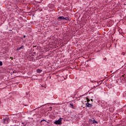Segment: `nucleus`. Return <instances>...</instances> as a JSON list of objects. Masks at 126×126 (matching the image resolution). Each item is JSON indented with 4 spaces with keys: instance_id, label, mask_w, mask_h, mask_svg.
Returning <instances> with one entry per match:
<instances>
[{
    "instance_id": "obj_11",
    "label": "nucleus",
    "mask_w": 126,
    "mask_h": 126,
    "mask_svg": "<svg viewBox=\"0 0 126 126\" xmlns=\"http://www.w3.org/2000/svg\"><path fill=\"white\" fill-rule=\"evenodd\" d=\"M20 50V47H19V48H17V51H19Z\"/></svg>"
},
{
    "instance_id": "obj_3",
    "label": "nucleus",
    "mask_w": 126,
    "mask_h": 126,
    "mask_svg": "<svg viewBox=\"0 0 126 126\" xmlns=\"http://www.w3.org/2000/svg\"><path fill=\"white\" fill-rule=\"evenodd\" d=\"M90 123H91V122H92L93 124H98V122L95 121V119L94 118L90 119Z\"/></svg>"
},
{
    "instance_id": "obj_4",
    "label": "nucleus",
    "mask_w": 126,
    "mask_h": 126,
    "mask_svg": "<svg viewBox=\"0 0 126 126\" xmlns=\"http://www.w3.org/2000/svg\"><path fill=\"white\" fill-rule=\"evenodd\" d=\"M86 106L87 107H88V108H92V107H93V105L90 103H89V102H87L86 103Z\"/></svg>"
},
{
    "instance_id": "obj_8",
    "label": "nucleus",
    "mask_w": 126,
    "mask_h": 126,
    "mask_svg": "<svg viewBox=\"0 0 126 126\" xmlns=\"http://www.w3.org/2000/svg\"><path fill=\"white\" fill-rule=\"evenodd\" d=\"M23 48H24V46L23 45H22L20 47V50H21V49H23Z\"/></svg>"
},
{
    "instance_id": "obj_10",
    "label": "nucleus",
    "mask_w": 126,
    "mask_h": 126,
    "mask_svg": "<svg viewBox=\"0 0 126 126\" xmlns=\"http://www.w3.org/2000/svg\"><path fill=\"white\" fill-rule=\"evenodd\" d=\"M1 65H2V62H0V66H1Z\"/></svg>"
},
{
    "instance_id": "obj_5",
    "label": "nucleus",
    "mask_w": 126,
    "mask_h": 126,
    "mask_svg": "<svg viewBox=\"0 0 126 126\" xmlns=\"http://www.w3.org/2000/svg\"><path fill=\"white\" fill-rule=\"evenodd\" d=\"M36 72L37 73H41V72H42V70L38 69L37 70H36Z\"/></svg>"
},
{
    "instance_id": "obj_1",
    "label": "nucleus",
    "mask_w": 126,
    "mask_h": 126,
    "mask_svg": "<svg viewBox=\"0 0 126 126\" xmlns=\"http://www.w3.org/2000/svg\"><path fill=\"white\" fill-rule=\"evenodd\" d=\"M67 20L68 21L69 20V18L66 17H64L63 16H60L58 17V21H62V20Z\"/></svg>"
},
{
    "instance_id": "obj_7",
    "label": "nucleus",
    "mask_w": 126,
    "mask_h": 126,
    "mask_svg": "<svg viewBox=\"0 0 126 126\" xmlns=\"http://www.w3.org/2000/svg\"><path fill=\"white\" fill-rule=\"evenodd\" d=\"M70 106H71V108H73V104L70 103Z\"/></svg>"
},
{
    "instance_id": "obj_12",
    "label": "nucleus",
    "mask_w": 126,
    "mask_h": 126,
    "mask_svg": "<svg viewBox=\"0 0 126 126\" xmlns=\"http://www.w3.org/2000/svg\"><path fill=\"white\" fill-rule=\"evenodd\" d=\"M25 37H26V35H24V38H25Z\"/></svg>"
},
{
    "instance_id": "obj_14",
    "label": "nucleus",
    "mask_w": 126,
    "mask_h": 126,
    "mask_svg": "<svg viewBox=\"0 0 126 126\" xmlns=\"http://www.w3.org/2000/svg\"><path fill=\"white\" fill-rule=\"evenodd\" d=\"M4 121H5V119H4Z\"/></svg>"
},
{
    "instance_id": "obj_2",
    "label": "nucleus",
    "mask_w": 126,
    "mask_h": 126,
    "mask_svg": "<svg viewBox=\"0 0 126 126\" xmlns=\"http://www.w3.org/2000/svg\"><path fill=\"white\" fill-rule=\"evenodd\" d=\"M62 120H63V118H60L58 120L56 121L54 124L55 125H61L62 124Z\"/></svg>"
},
{
    "instance_id": "obj_6",
    "label": "nucleus",
    "mask_w": 126,
    "mask_h": 126,
    "mask_svg": "<svg viewBox=\"0 0 126 126\" xmlns=\"http://www.w3.org/2000/svg\"><path fill=\"white\" fill-rule=\"evenodd\" d=\"M87 101L88 103H89V102H90V99L88 98H87Z\"/></svg>"
},
{
    "instance_id": "obj_13",
    "label": "nucleus",
    "mask_w": 126,
    "mask_h": 126,
    "mask_svg": "<svg viewBox=\"0 0 126 126\" xmlns=\"http://www.w3.org/2000/svg\"><path fill=\"white\" fill-rule=\"evenodd\" d=\"M91 101H93V99H91Z\"/></svg>"
},
{
    "instance_id": "obj_9",
    "label": "nucleus",
    "mask_w": 126,
    "mask_h": 126,
    "mask_svg": "<svg viewBox=\"0 0 126 126\" xmlns=\"http://www.w3.org/2000/svg\"><path fill=\"white\" fill-rule=\"evenodd\" d=\"M43 122H46V120H41L40 121V123H43Z\"/></svg>"
}]
</instances>
